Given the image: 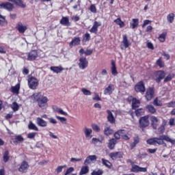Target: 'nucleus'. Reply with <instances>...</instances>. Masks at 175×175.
I'll use <instances>...</instances> for the list:
<instances>
[{"label": "nucleus", "mask_w": 175, "mask_h": 175, "mask_svg": "<svg viewBox=\"0 0 175 175\" xmlns=\"http://www.w3.org/2000/svg\"><path fill=\"white\" fill-rule=\"evenodd\" d=\"M31 99L36 100V102H38V105L40 109H42V110L49 107V104L47 103V102H49V98L46 96L41 95L40 93H34L31 96Z\"/></svg>", "instance_id": "obj_1"}, {"label": "nucleus", "mask_w": 175, "mask_h": 175, "mask_svg": "<svg viewBox=\"0 0 175 175\" xmlns=\"http://www.w3.org/2000/svg\"><path fill=\"white\" fill-rule=\"evenodd\" d=\"M163 140H165V142H168V143H171V144H174V146H175V139H172L169 136L165 135H163L159 138L156 137V144H159V146L165 144Z\"/></svg>", "instance_id": "obj_2"}, {"label": "nucleus", "mask_w": 175, "mask_h": 175, "mask_svg": "<svg viewBox=\"0 0 175 175\" xmlns=\"http://www.w3.org/2000/svg\"><path fill=\"white\" fill-rule=\"evenodd\" d=\"M29 88L31 90H36L39 85V80L34 77H29L27 79Z\"/></svg>", "instance_id": "obj_3"}, {"label": "nucleus", "mask_w": 175, "mask_h": 175, "mask_svg": "<svg viewBox=\"0 0 175 175\" xmlns=\"http://www.w3.org/2000/svg\"><path fill=\"white\" fill-rule=\"evenodd\" d=\"M166 76V73L165 71L159 70L156 72H154L152 75V77L157 83H161V80H163V79H165V77Z\"/></svg>", "instance_id": "obj_4"}, {"label": "nucleus", "mask_w": 175, "mask_h": 175, "mask_svg": "<svg viewBox=\"0 0 175 175\" xmlns=\"http://www.w3.org/2000/svg\"><path fill=\"white\" fill-rule=\"evenodd\" d=\"M131 46V42L129 40H128V37L126 35L123 36V40L122 41V43L120 44V49L121 50H126L128 47Z\"/></svg>", "instance_id": "obj_5"}, {"label": "nucleus", "mask_w": 175, "mask_h": 175, "mask_svg": "<svg viewBox=\"0 0 175 175\" xmlns=\"http://www.w3.org/2000/svg\"><path fill=\"white\" fill-rule=\"evenodd\" d=\"M139 125L141 128H146L150 125L148 116H145L139 119Z\"/></svg>", "instance_id": "obj_6"}, {"label": "nucleus", "mask_w": 175, "mask_h": 175, "mask_svg": "<svg viewBox=\"0 0 175 175\" xmlns=\"http://www.w3.org/2000/svg\"><path fill=\"white\" fill-rule=\"evenodd\" d=\"M79 69H85L88 66V60L84 57H81L79 59Z\"/></svg>", "instance_id": "obj_7"}, {"label": "nucleus", "mask_w": 175, "mask_h": 175, "mask_svg": "<svg viewBox=\"0 0 175 175\" xmlns=\"http://www.w3.org/2000/svg\"><path fill=\"white\" fill-rule=\"evenodd\" d=\"M135 91L136 92H141L142 94L146 92V87L142 81L138 82L135 86Z\"/></svg>", "instance_id": "obj_8"}, {"label": "nucleus", "mask_w": 175, "mask_h": 175, "mask_svg": "<svg viewBox=\"0 0 175 175\" xmlns=\"http://www.w3.org/2000/svg\"><path fill=\"white\" fill-rule=\"evenodd\" d=\"M29 167V165L27 161H23L18 168V172L21 173H27L28 172V168Z\"/></svg>", "instance_id": "obj_9"}, {"label": "nucleus", "mask_w": 175, "mask_h": 175, "mask_svg": "<svg viewBox=\"0 0 175 175\" xmlns=\"http://www.w3.org/2000/svg\"><path fill=\"white\" fill-rule=\"evenodd\" d=\"M0 9H5V10H12L13 4L9 2L0 3Z\"/></svg>", "instance_id": "obj_10"}, {"label": "nucleus", "mask_w": 175, "mask_h": 175, "mask_svg": "<svg viewBox=\"0 0 175 175\" xmlns=\"http://www.w3.org/2000/svg\"><path fill=\"white\" fill-rule=\"evenodd\" d=\"M123 155L124 154L122 152H115L109 154V157L113 161H116L118 158H122Z\"/></svg>", "instance_id": "obj_11"}, {"label": "nucleus", "mask_w": 175, "mask_h": 175, "mask_svg": "<svg viewBox=\"0 0 175 175\" xmlns=\"http://www.w3.org/2000/svg\"><path fill=\"white\" fill-rule=\"evenodd\" d=\"M36 124L41 128H46L47 126V122L40 117L36 118Z\"/></svg>", "instance_id": "obj_12"}, {"label": "nucleus", "mask_w": 175, "mask_h": 175, "mask_svg": "<svg viewBox=\"0 0 175 175\" xmlns=\"http://www.w3.org/2000/svg\"><path fill=\"white\" fill-rule=\"evenodd\" d=\"M96 159H98L96 155H90L85 159L84 165H90L92 162H95Z\"/></svg>", "instance_id": "obj_13"}, {"label": "nucleus", "mask_w": 175, "mask_h": 175, "mask_svg": "<svg viewBox=\"0 0 175 175\" xmlns=\"http://www.w3.org/2000/svg\"><path fill=\"white\" fill-rule=\"evenodd\" d=\"M102 25V23L94 21V25L90 29V31L92 32V33H98V27H100Z\"/></svg>", "instance_id": "obj_14"}, {"label": "nucleus", "mask_w": 175, "mask_h": 175, "mask_svg": "<svg viewBox=\"0 0 175 175\" xmlns=\"http://www.w3.org/2000/svg\"><path fill=\"white\" fill-rule=\"evenodd\" d=\"M38 57V51H32L27 55V61H35Z\"/></svg>", "instance_id": "obj_15"}, {"label": "nucleus", "mask_w": 175, "mask_h": 175, "mask_svg": "<svg viewBox=\"0 0 175 175\" xmlns=\"http://www.w3.org/2000/svg\"><path fill=\"white\" fill-rule=\"evenodd\" d=\"M153 96H154V89L150 88L146 90V100H151Z\"/></svg>", "instance_id": "obj_16"}, {"label": "nucleus", "mask_w": 175, "mask_h": 175, "mask_svg": "<svg viewBox=\"0 0 175 175\" xmlns=\"http://www.w3.org/2000/svg\"><path fill=\"white\" fill-rule=\"evenodd\" d=\"M114 90H115L114 85L110 84L109 85H108L107 88L105 89L104 94L105 95H111Z\"/></svg>", "instance_id": "obj_17"}, {"label": "nucleus", "mask_w": 175, "mask_h": 175, "mask_svg": "<svg viewBox=\"0 0 175 175\" xmlns=\"http://www.w3.org/2000/svg\"><path fill=\"white\" fill-rule=\"evenodd\" d=\"M111 72L112 76H117V75H118V71L117 70V67L116 66V62H114V60H111Z\"/></svg>", "instance_id": "obj_18"}, {"label": "nucleus", "mask_w": 175, "mask_h": 175, "mask_svg": "<svg viewBox=\"0 0 175 175\" xmlns=\"http://www.w3.org/2000/svg\"><path fill=\"white\" fill-rule=\"evenodd\" d=\"M16 28L18 31V32H20L21 33H24V32H25L26 29H28V27L26 25H23V23L21 22H19L17 25H16Z\"/></svg>", "instance_id": "obj_19"}, {"label": "nucleus", "mask_w": 175, "mask_h": 175, "mask_svg": "<svg viewBox=\"0 0 175 175\" xmlns=\"http://www.w3.org/2000/svg\"><path fill=\"white\" fill-rule=\"evenodd\" d=\"M10 91L12 94L18 95V94H20V83H17L15 86H12L10 88Z\"/></svg>", "instance_id": "obj_20"}, {"label": "nucleus", "mask_w": 175, "mask_h": 175, "mask_svg": "<svg viewBox=\"0 0 175 175\" xmlns=\"http://www.w3.org/2000/svg\"><path fill=\"white\" fill-rule=\"evenodd\" d=\"M107 113L108 114L107 116V120L111 124H114L116 122V119L114 118V116H113V113L110 110H107Z\"/></svg>", "instance_id": "obj_21"}, {"label": "nucleus", "mask_w": 175, "mask_h": 175, "mask_svg": "<svg viewBox=\"0 0 175 175\" xmlns=\"http://www.w3.org/2000/svg\"><path fill=\"white\" fill-rule=\"evenodd\" d=\"M116 144H117V139L114 138L109 139L108 143V148H109V150H114Z\"/></svg>", "instance_id": "obj_22"}, {"label": "nucleus", "mask_w": 175, "mask_h": 175, "mask_svg": "<svg viewBox=\"0 0 175 175\" xmlns=\"http://www.w3.org/2000/svg\"><path fill=\"white\" fill-rule=\"evenodd\" d=\"M81 42V40H80V38H79V37L75 38L70 42V47H73V46H79V44H80Z\"/></svg>", "instance_id": "obj_23"}, {"label": "nucleus", "mask_w": 175, "mask_h": 175, "mask_svg": "<svg viewBox=\"0 0 175 175\" xmlns=\"http://www.w3.org/2000/svg\"><path fill=\"white\" fill-rule=\"evenodd\" d=\"M60 24H62V25H65L66 27H69V25H70L69 18L67 16H63L60 21Z\"/></svg>", "instance_id": "obj_24"}, {"label": "nucleus", "mask_w": 175, "mask_h": 175, "mask_svg": "<svg viewBox=\"0 0 175 175\" xmlns=\"http://www.w3.org/2000/svg\"><path fill=\"white\" fill-rule=\"evenodd\" d=\"M150 121H152V125L154 129H157V127L158 126V122H159V120H158V118L155 116H151Z\"/></svg>", "instance_id": "obj_25"}, {"label": "nucleus", "mask_w": 175, "mask_h": 175, "mask_svg": "<svg viewBox=\"0 0 175 175\" xmlns=\"http://www.w3.org/2000/svg\"><path fill=\"white\" fill-rule=\"evenodd\" d=\"M50 69L53 73H61L64 70L62 66H51Z\"/></svg>", "instance_id": "obj_26"}, {"label": "nucleus", "mask_w": 175, "mask_h": 175, "mask_svg": "<svg viewBox=\"0 0 175 175\" xmlns=\"http://www.w3.org/2000/svg\"><path fill=\"white\" fill-rule=\"evenodd\" d=\"M84 133L86 139H91L92 137V129L85 128Z\"/></svg>", "instance_id": "obj_27"}, {"label": "nucleus", "mask_w": 175, "mask_h": 175, "mask_svg": "<svg viewBox=\"0 0 175 175\" xmlns=\"http://www.w3.org/2000/svg\"><path fill=\"white\" fill-rule=\"evenodd\" d=\"M132 23H130V27L132 29H135V28H137V25H139V19L133 18Z\"/></svg>", "instance_id": "obj_28"}, {"label": "nucleus", "mask_w": 175, "mask_h": 175, "mask_svg": "<svg viewBox=\"0 0 175 175\" xmlns=\"http://www.w3.org/2000/svg\"><path fill=\"white\" fill-rule=\"evenodd\" d=\"M146 109L147 111H148V113H151V114H154V113L157 112V109L152 105H147L146 107Z\"/></svg>", "instance_id": "obj_29"}, {"label": "nucleus", "mask_w": 175, "mask_h": 175, "mask_svg": "<svg viewBox=\"0 0 175 175\" xmlns=\"http://www.w3.org/2000/svg\"><path fill=\"white\" fill-rule=\"evenodd\" d=\"M117 25H119L120 28H124L125 27V23H124L122 21H121V18H118L117 19L113 21Z\"/></svg>", "instance_id": "obj_30"}, {"label": "nucleus", "mask_w": 175, "mask_h": 175, "mask_svg": "<svg viewBox=\"0 0 175 175\" xmlns=\"http://www.w3.org/2000/svg\"><path fill=\"white\" fill-rule=\"evenodd\" d=\"M88 172H90V169L88 168V166H87V165L83 166L81 169V171H80L79 175L87 174V173H88Z\"/></svg>", "instance_id": "obj_31"}, {"label": "nucleus", "mask_w": 175, "mask_h": 175, "mask_svg": "<svg viewBox=\"0 0 175 175\" xmlns=\"http://www.w3.org/2000/svg\"><path fill=\"white\" fill-rule=\"evenodd\" d=\"M28 128L29 129H31L32 131H39V128H38V126H36V124H33V122H32V121H29V124H28Z\"/></svg>", "instance_id": "obj_32"}, {"label": "nucleus", "mask_w": 175, "mask_h": 175, "mask_svg": "<svg viewBox=\"0 0 175 175\" xmlns=\"http://www.w3.org/2000/svg\"><path fill=\"white\" fill-rule=\"evenodd\" d=\"M139 106H140V100L136 98H133V100H132L133 109H137V107H139Z\"/></svg>", "instance_id": "obj_33"}, {"label": "nucleus", "mask_w": 175, "mask_h": 175, "mask_svg": "<svg viewBox=\"0 0 175 175\" xmlns=\"http://www.w3.org/2000/svg\"><path fill=\"white\" fill-rule=\"evenodd\" d=\"M125 132V130H120L118 132L115 133L114 137L116 140H120L121 136H122V133Z\"/></svg>", "instance_id": "obj_34"}, {"label": "nucleus", "mask_w": 175, "mask_h": 175, "mask_svg": "<svg viewBox=\"0 0 175 175\" xmlns=\"http://www.w3.org/2000/svg\"><path fill=\"white\" fill-rule=\"evenodd\" d=\"M8 21H6V17L0 14V25H7Z\"/></svg>", "instance_id": "obj_35"}, {"label": "nucleus", "mask_w": 175, "mask_h": 175, "mask_svg": "<svg viewBox=\"0 0 175 175\" xmlns=\"http://www.w3.org/2000/svg\"><path fill=\"white\" fill-rule=\"evenodd\" d=\"M139 142H140V139H139V137H135L134 142L130 145L131 148H135L137 144H139Z\"/></svg>", "instance_id": "obj_36"}, {"label": "nucleus", "mask_w": 175, "mask_h": 175, "mask_svg": "<svg viewBox=\"0 0 175 175\" xmlns=\"http://www.w3.org/2000/svg\"><path fill=\"white\" fill-rule=\"evenodd\" d=\"M156 65L159 66V68H164L165 67V62H163V58L160 57L156 61Z\"/></svg>", "instance_id": "obj_37"}, {"label": "nucleus", "mask_w": 175, "mask_h": 175, "mask_svg": "<svg viewBox=\"0 0 175 175\" xmlns=\"http://www.w3.org/2000/svg\"><path fill=\"white\" fill-rule=\"evenodd\" d=\"M54 111L62 116H68V113L65 112L62 108L55 107L54 108Z\"/></svg>", "instance_id": "obj_38"}, {"label": "nucleus", "mask_w": 175, "mask_h": 175, "mask_svg": "<svg viewBox=\"0 0 175 175\" xmlns=\"http://www.w3.org/2000/svg\"><path fill=\"white\" fill-rule=\"evenodd\" d=\"M10 2H14L16 5L18 6H21V8H25V4L23 2L22 0H8Z\"/></svg>", "instance_id": "obj_39"}, {"label": "nucleus", "mask_w": 175, "mask_h": 175, "mask_svg": "<svg viewBox=\"0 0 175 175\" xmlns=\"http://www.w3.org/2000/svg\"><path fill=\"white\" fill-rule=\"evenodd\" d=\"M113 129H110V127H106L104 129V134L106 136H110V135H113Z\"/></svg>", "instance_id": "obj_40"}, {"label": "nucleus", "mask_w": 175, "mask_h": 175, "mask_svg": "<svg viewBox=\"0 0 175 175\" xmlns=\"http://www.w3.org/2000/svg\"><path fill=\"white\" fill-rule=\"evenodd\" d=\"M166 35H167V33L166 32H163L161 34H160L159 36V42H161V43H163V42L166 40Z\"/></svg>", "instance_id": "obj_41"}, {"label": "nucleus", "mask_w": 175, "mask_h": 175, "mask_svg": "<svg viewBox=\"0 0 175 175\" xmlns=\"http://www.w3.org/2000/svg\"><path fill=\"white\" fill-rule=\"evenodd\" d=\"M11 107L14 111H18V110L20 109V105H18L16 102H14Z\"/></svg>", "instance_id": "obj_42"}, {"label": "nucleus", "mask_w": 175, "mask_h": 175, "mask_svg": "<svg viewBox=\"0 0 175 175\" xmlns=\"http://www.w3.org/2000/svg\"><path fill=\"white\" fill-rule=\"evenodd\" d=\"M143 114H144V109H143V108L138 109L135 111L137 117H140V116H143Z\"/></svg>", "instance_id": "obj_43"}, {"label": "nucleus", "mask_w": 175, "mask_h": 175, "mask_svg": "<svg viewBox=\"0 0 175 175\" xmlns=\"http://www.w3.org/2000/svg\"><path fill=\"white\" fill-rule=\"evenodd\" d=\"M167 20L170 23H173L174 21V14L173 13L169 14L167 16Z\"/></svg>", "instance_id": "obj_44"}, {"label": "nucleus", "mask_w": 175, "mask_h": 175, "mask_svg": "<svg viewBox=\"0 0 175 175\" xmlns=\"http://www.w3.org/2000/svg\"><path fill=\"white\" fill-rule=\"evenodd\" d=\"M103 164L106 166L107 167H111V163L108 160H106L105 159H102Z\"/></svg>", "instance_id": "obj_45"}, {"label": "nucleus", "mask_w": 175, "mask_h": 175, "mask_svg": "<svg viewBox=\"0 0 175 175\" xmlns=\"http://www.w3.org/2000/svg\"><path fill=\"white\" fill-rule=\"evenodd\" d=\"M81 92L83 94V95H85V96H90V95L92 94L91 91H90L89 90H88L86 88H82Z\"/></svg>", "instance_id": "obj_46"}, {"label": "nucleus", "mask_w": 175, "mask_h": 175, "mask_svg": "<svg viewBox=\"0 0 175 175\" xmlns=\"http://www.w3.org/2000/svg\"><path fill=\"white\" fill-rule=\"evenodd\" d=\"M147 144L150 145L157 144V137L151 138L147 140Z\"/></svg>", "instance_id": "obj_47"}, {"label": "nucleus", "mask_w": 175, "mask_h": 175, "mask_svg": "<svg viewBox=\"0 0 175 175\" xmlns=\"http://www.w3.org/2000/svg\"><path fill=\"white\" fill-rule=\"evenodd\" d=\"M174 77V74H170L167 77H166L164 79V83H167V81H170Z\"/></svg>", "instance_id": "obj_48"}, {"label": "nucleus", "mask_w": 175, "mask_h": 175, "mask_svg": "<svg viewBox=\"0 0 175 175\" xmlns=\"http://www.w3.org/2000/svg\"><path fill=\"white\" fill-rule=\"evenodd\" d=\"M9 161V151L6 150L3 154V161L8 162Z\"/></svg>", "instance_id": "obj_49"}, {"label": "nucleus", "mask_w": 175, "mask_h": 175, "mask_svg": "<svg viewBox=\"0 0 175 175\" xmlns=\"http://www.w3.org/2000/svg\"><path fill=\"white\" fill-rule=\"evenodd\" d=\"M91 174L92 175H102V174H103V171H102V170H98V171H93Z\"/></svg>", "instance_id": "obj_50"}, {"label": "nucleus", "mask_w": 175, "mask_h": 175, "mask_svg": "<svg viewBox=\"0 0 175 175\" xmlns=\"http://www.w3.org/2000/svg\"><path fill=\"white\" fill-rule=\"evenodd\" d=\"M15 140H17V142H20L21 143H23V142H24V137H23V136L21 135H16Z\"/></svg>", "instance_id": "obj_51"}, {"label": "nucleus", "mask_w": 175, "mask_h": 175, "mask_svg": "<svg viewBox=\"0 0 175 175\" xmlns=\"http://www.w3.org/2000/svg\"><path fill=\"white\" fill-rule=\"evenodd\" d=\"M56 118L60 121L62 124H64V122H66V118L64 117H60L58 116H56Z\"/></svg>", "instance_id": "obj_52"}, {"label": "nucleus", "mask_w": 175, "mask_h": 175, "mask_svg": "<svg viewBox=\"0 0 175 175\" xmlns=\"http://www.w3.org/2000/svg\"><path fill=\"white\" fill-rule=\"evenodd\" d=\"M49 121L50 124H52L53 125H56V124L58 123V122H57V120H55L54 118H49Z\"/></svg>", "instance_id": "obj_53"}, {"label": "nucleus", "mask_w": 175, "mask_h": 175, "mask_svg": "<svg viewBox=\"0 0 175 175\" xmlns=\"http://www.w3.org/2000/svg\"><path fill=\"white\" fill-rule=\"evenodd\" d=\"M139 165H133L131 167V172H133V173L139 172Z\"/></svg>", "instance_id": "obj_54"}, {"label": "nucleus", "mask_w": 175, "mask_h": 175, "mask_svg": "<svg viewBox=\"0 0 175 175\" xmlns=\"http://www.w3.org/2000/svg\"><path fill=\"white\" fill-rule=\"evenodd\" d=\"M158 132L159 133H160V135H162L164 132H165V125H161L159 129H158Z\"/></svg>", "instance_id": "obj_55"}, {"label": "nucleus", "mask_w": 175, "mask_h": 175, "mask_svg": "<svg viewBox=\"0 0 175 175\" xmlns=\"http://www.w3.org/2000/svg\"><path fill=\"white\" fill-rule=\"evenodd\" d=\"M72 172H75V168L72 167H69V168L66 170V173L64 174V175L70 174V173H72Z\"/></svg>", "instance_id": "obj_56"}, {"label": "nucleus", "mask_w": 175, "mask_h": 175, "mask_svg": "<svg viewBox=\"0 0 175 175\" xmlns=\"http://www.w3.org/2000/svg\"><path fill=\"white\" fill-rule=\"evenodd\" d=\"M83 161L82 158H75L72 157L70 159V162H81Z\"/></svg>", "instance_id": "obj_57"}, {"label": "nucleus", "mask_w": 175, "mask_h": 175, "mask_svg": "<svg viewBox=\"0 0 175 175\" xmlns=\"http://www.w3.org/2000/svg\"><path fill=\"white\" fill-rule=\"evenodd\" d=\"M96 143H102V140H100L98 138H92V144H96Z\"/></svg>", "instance_id": "obj_58"}, {"label": "nucleus", "mask_w": 175, "mask_h": 175, "mask_svg": "<svg viewBox=\"0 0 175 175\" xmlns=\"http://www.w3.org/2000/svg\"><path fill=\"white\" fill-rule=\"evenodd\" d=\"M153 105H154V106H161V101L158 100V98L154 99Z\"/></svg>", "instance_id": "obj_59"}, {"label": "nucleus", "mask_w": 175, "mask_h": 175, "mask_svg": "<svg viewBox=\"0 0 175 175\" xmlns=\"http://www.w3.org/2000/svg\"><path fill=\"white\" fill-rule=\"evenodd\" d=\"M36 136V133H30L27 135L28 139H33Z\"/></svg>", "instance_id": "obj_60"}, {"label": "nucleus", "mask_w": 175, "mask_h": 175, "mask_svg": "<svg viewBox=\"0 0 175 175\" xmlns=\"http://www.w3.org/2000/svg\"><path fill=\"white\" fill-rule=\"evenodd\" d=\"M152 21L150 20H145L144 21V24L142 25V28H144L146 25H148V24H151Z\"/></svg>", "instance_id": "obj_61"}, {"label": "nucleus", "mask_w": 175, "mask_h": 175, "mask_svg": "<svg viewBox=\"0 0 175 175\" xmlns=\"http://www.w3.org/2000/svg\"><path fill=\"white\" fill-rule=\"evenodd\" d=\"M92 49H87L85 52L84 54L86 55H91V54H92Z\"/></svg>", "instance_id": "obj_62"}, {"label": "nucleus", "mask_w": 175, "mask_h": 175, "mask_svg": "<svg viewBox=\"0 0 175 175\" xmlns=\"http://www.w3.org/2000/svg\"><path fill=\"white\" fill-rule=\"evenodd\" d=\"M90 39H91V36L90 35V33H86L85 34L84 40H85L87 42V41L90 40Z\"/></svg>", "instance_id": "obj_63"}, {"label": "nucleus", "mask_w": 175, "mask_h": 175, "mask_svg": "<svg viewBox=\"0 0 175 175\" xmlns=\"http://www.w3.org/2000/svg\"><path fill=\"white\" fill-rule=\"evenodd\" d=\"M168 107H175V101H171L167 104Z\"/></svg>", "instance_id": "obj_64"}]
</instances>
